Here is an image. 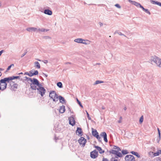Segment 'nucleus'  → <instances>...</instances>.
<instances>
[{"label": "nucleus", "instance_id": "a19ab883", "mask_svg": "<svg viewBox=\"0 0 161 161\" xmlns=\"http://www.w3.org/2000/svg\"><path fill=\"white\" fill-rule=\"evenodd\" d=\"M119 35H120V36H125V37H126V36H125L124 34H122L121 32H117Z\"/></svg>", "mask_w": 161, "mask_h": 161}, {"label": "nucleus", "instance_id": "4d7b16f0", "mask_svg": "<svg viewBox=\"0 0 161 161\" xmlns=\"http://www.w3.org/2000/svg\"><path fill=\"white\" fill-rule=\"evenodd\" d=\"M36 60H38V61H41V60L38 59V58H37V59H36Z\"/></svg>", "mask_w": 161, "mask_h": 161}, {"label": "nucleus", "instance_id": "79ce46f5", "mask_svg": "<svg viewBox=\"0 0 161 161\" xmlns=\"http://www.w3.org/2000/svg\"><path fill=\"white\" fill-rule=\"evenodd\" d=\"M103 138H104V141L105 142H108V141L107 138V136L105 137H103Z\"/></svg>", "mask_w": 161, "mask_h": 161}, {"label": "nucleus", "instance_id": "473e14b6", "mask_svg": "<svg viewBox=\"0 0 161 161\" xmlns=\"http://www.w3.org/2000/svg\"><path fill=\"white\" fill-rule=\"evenodd\" d=\"M122 153L123 155L126 154L128 153L127 152V151L126 150H123L122 151Z\"/></svg>", "mask_w": 161, "mask_h": 161}, {"label": "nucleus", "instance_id": "aec40b11", "mask_svg": "<svg viewBox=\"0 0 161 161\" xmlns=\"http://www.w3.org/2000/svg\"><path fill=\"white\" fill-rule=\"evenodd\" d=\"M83 41V39L81 38H78L75 39L74 40V41L75 42L79 43H82V42Z\"/></svg>", "mask_w": 161, "mask_h": 161}, {"label": "nucleus", "instance_id": "5701e85b", "mask_svg": "<svg viewBox=\"0 0 161 161\" xmlns=\"http://www.w3.org/2000/svg\"><path fill=\"white\" fill-rule=\"evenodd\" d=\"M130 153L133 155L136 156L138 158H140V156L139 154L137 152H136L134 151H131Z\"/></svg>", "mask_w": 161, "mask_h": 161}, {"label": "nucleus", "instance_id": "58836bf2", "mask_svg": "<svg viewBox=\"0 0 161 161\" xmlns=\"http://www.w3.org/2000/svg\"><path fill=\"white\" fill-rule=\"evenodd\" d=\"M2 84H3V83H1L0 82V87H1V89H0V90L3 91L5 89L4 88V86H3V87H1Z\"/></svg>", "mask_w": 161, "mask_h": 161}, {"label": "nucleus", "instance_id": "412c9836", "mask_svg": "<svg viewBox=\"0 0 161 161\" xmlns=\"http://www.w3.org/2000/svg\"><path fill=\"white\" fill-rule=\"evenodd\" d=\"M49 30L48 29H46L44 28H42L41 29H39L37 30L38 31H41L42 32H45L48 31Z\"/></svg>", "mask_w": 161, "mask_h": 161}, {"label": "nucleus", "instance_id": "bf43d9fd", "mask_svg": "<svg viewBox=\"0 0 161 161\" xmlns=\"http://www.w3.org/2000/svg\"><path fill=\"white\" fill-rule=\"evenodd\" d=\"M3 69H2V68H0V71H3Z\"/></svg>", "mask_w": 161, "mask_h": 161}, {"label": "nucleus", "instance_id": "2f4dec72", "mask_svg": "<svg viewBox=\"0 0 161 161\" xmlns=\"http://www.w3.org/2000/svg\"><path fill=\"white\" fill-rule=\"evenodd\" d=\"M14 64H11L10 65H9V66H8L6 70V71L7 72L10 69V68H11V67H14Z\"/></svg>", "mask_w": 161, "mask_h": 161}, {"label": "nucleus", "instance_id": "39448f33", "mask_svg": "<svg viewBox=\"0 0 161 161\" xmlns=\"http://www.w3.org/2000/svg\"><path fill=\"white\" fill-rule=\"evenodd\" d=\"M13 80L12 76L9 77H8L4 78V79H2L0 80V82L1 83H3V85L4 86V89H6L7 87V84L6 82H9L10 80Z\"/></svg>", "mask_w": 161, "mask_h": 161}, {"label": "nucleus", "instance_id": "49530a36", "mask_svg": "<svg viewBox=\"0 0 161 161\" xmlns=\"http://www.w3.org/2000/svg\"><path fill=\"white\" fill-rule=\"evenodd\" d=\"M29 76L30 77H31L33 76V75H32L33 74V73L32 72V71H29Z\"/></svg>", "mask_w": 161, "mask_h": 161}, {"label": "nucleus", "instance_id": "393cba45", "mask_svg": "<svg viewBox=\"0 0 161 161\" xmlns=\"http://www.w3.org/2000/svg\"><path fill=\"white\" fill-rule=\"evenodd\" d=\"M119 151H117L115 155L119 157H122V154L120 152H119Z\"/></svg>", "mask_w": 161, "mask_h": 161}, {"label": "nucleus", "instance_id": "7ed1b4c3", "mask_svg": "<svg viewBox=\"0 0 161 161\" xmlns=\"http://www.w3.org/2000/svg\"><path fill=\"white\" fill-rule=\"evenodd\" d=\"M36 89H37L38 93L40 94L42 96H43L46 92V90L43 87H42V85L39 82V85H36Z\"/></svg>", "mask_w": 161, "mask_h": 161}, {"label": "nucleus", "instance_id": "69168bd1", "mask_svg": "<svg viewBox=\"0 0 161 161\" xmlns=\"http://www.w3.org/2000/svg\"><path fill=\"white\" fill-rule=\"evenodd\" d=\"M71 63H69V62H68V63H66V64H70Z\"/></svg>", "mask_w": 161, "mask_h": 161}, {"label": "nucleus", "instance_id": "6ab92c4d", "mask_svg": "<svg viewBox=\"0 0 161 161\" xmlns=\"http://www.w3.org/2000/svg\"><path fill=\"white\" fill-rule=\"evenodd\" d=\"M76 132V133H79V135H80L81 136L82 135L81 134L82 133V129L80 128L77 127Z\"/></svg>", "mask_w": 161, "mask_h": 161}, {"label": "nucleus", "instance_id": "4be33fe9", "mask_svg": "<svg viewBox=\"0 0 161 161\" xmlns=\"http://www.w3.org/2000/svg\"><path fill=\"white\" fill-rule=\"evenodd\" d=\"M34 64L35 65V67L37 68L38 69H40L41 66L39 63L37 62L36 61L35 62Z\"/></svg>", "mask_w": 161, "mask_h": 161}, {"label": "nucleus", "instance_id": "9b49d317", "mask_svg": "<svg viewBox=\"0 0 161 161\" xmlns=\"http://www.w3.org/2000/svg\"><path fill=\"white\" fill-rule=\"evenodd\" d=\"M26 30L29 32L31 31H37V29L35 27H28L27 28Z\"/></svg>", "mask_w": 161, "mask_h": 161}, {"label": "nucleus", "instance_id": "c85d7f7f", "mask_svg": "<svg viewBox=\"0 0 161 161\" xmlns=\"http://www.w3.org/2000/svg\"><path fill=\"white\" fill-rule=\"evenodd\" d=\"M57 86L59 88H61L63 87L62 84L61 82H58L57 83Z\"/></svg>", "mask_w": 161, "mask_h": 161}, {"label": "nucleus", "instance_id": "f3484780", "mask_svg": "<svg viewBox=\"0 0 161 161\" xmlns=\"http://www.w3.org/2000/svg\"><path fill=\"white\" fill-rule=\"evenodd\" d=\"M59 98L60 101V102L62 103H65V100L64 99V97L61 96H58V99Z\"/></svg>", "mask_w": 161, "mask_h": 161}, {"label": "nucleus", "instance_id": "ddd939ff", "mask_svg": "<svg viewBox=\"0 0 161 161\" xmlns=\"http://www.w3.org/2000/svg\"><path fill=\"white\" fill-rule=\"evenodd\" d=\"M44 13L46 14L51 15L52 14V12L51 10L48 9H46L44 10Z\"/></svg>", "mask_w": 161, "mask_h": 161}, {"label": "nucleus", "instance_id": "052dcab7", "mask_svg": "<svg viewBox=\"0 0 161 161\" xmlns=\"http://www.w3.org/2000/svg\"><path fill=\"white\" fill-rule=\"evenodd\" d=\"M114 161H118L117 159H114Z\"/></svg>", "mask_w": 161, "mask_h": 161}, {"label": "nucleus", "instance_id": "338daca9", "mask_svg": "<svg viewBox=\"0 0 161 161\" xmlns=\"http://www.w3.org/2000/svg\"><path fill=\"white\" fill-rule=\"evenodd\" d=\"M45 76H46V77H47V75H46V74H45Z\"/></svg>", "mask_w": 161, "mask_h": 161}, {"label": "nucleus", "instance_id": "603ef678", "mask_svg": "<svg viewBox=\"0 0 161 161\" xmlns=\"http://www.w3.org/2000/svg\"><path fill=\"white\" fill-rule=\"evenodd\" d=\"M24 75H27L29 76V74L28 72H25L24 74Z\"/></svg>", "mask_w": 161, "mask_h": 161}, {"label": "nucleus", "instance_id": "13d9d810", "mask_svg": "<svg viewBox=\"0 0 161 161\" xmlns=\"http://www.w3.org/2000/svg\"><path fill=\"white\" fill-rule=\"evenodd\" d=\"M124 110H125L127 109V108H126V107H124Z\"/></svg>", "mask_w": 161, "mask_h": 161}, {"label": "nucleus", "instance_id": "f704fd0d", "mask_svg": "<svg viewBox=\"0 0 161 161\" xmlns=\"http://www.w3.org/2000/svg\"><path fill=\"white\" fill-rule=\"evenodd\" d=\"M113 148L114 149H117V151H121L120 149L118 147L114 146Z\"/></svg>", "mask_w": 161, "mask_h": 161}, {"label": "nucleus", "instance_id": "f257e3e1", "mask_svg": "<svg viewBox=\"0 0 161 161\" xmlns=\"http://www.w3.org/2000/svg\"><path fill=\"white\" fill-rule=\"evenodd\" d=\"M25 78L28 81H30L31 83H30L31 88L33 90H36V85H39V81L36 79L34 78L33 79L27 76Z\"/></svg>", "mask_w": 161, "mask_h": 161}, {"label": "nucleus", "instance_id": "e2e57ef3", "mask_svg": "<svg viewBox=\"0 0 161 161\" xmlns=\"http://www.w3.org/2000/svg\"><path fill=\"white\" fill-rule=\"evenodd\" d=\"M2 74L1 72H0V77L1 76Z\"/></svg>", "mask_w": 161, "mask_h": 161}, {"label": "nucleus", "instance_id": "f03ea898", "mask_svg": "<svg viewBox=\"0 0 161 161\" xmlns=\"http://www.w3.org/2000/svg\"><path fill=\"white\" fill-rule=\"evenodd\" d=\"M150 60L152 63H155L157 66L161 67V59L156 56L151 57Z\"/></svg>", "mask_w": 161, "mask_h": 161}, {"label": "nucleus", "instance_id": "9d476101", "mask_svg": "<svg viewBox=\"0 0 161 161\" xmlns=\"http://www.w3.org/2000/svg\"><path fill=\"white\" fill-rule=\"evenodd\" d=\"M69 124L72 126H74L75 124V122L73 117L71 116L69 118Z\"/></svg>", "mask_w": 161, "mask_h": 161}, {"label": "nucleus", "instance_id": "ea45409f", "mask_svg": "<svg viewBox=\"0 0 161 161\" xmlns=\"http://www.w3.org/2000/svg\"><path fill=\"white\" fill-rule=\"evenodd\" d=\"M12 78L13 80H14V79H19V76H12Z\"/></svg>", "mask_w": 161, "mask_h": 161}, {"label": "nucleus", "instance_id": "c9c22d12", "mask_svg": "<svg viewBox=\"0 0 161 161\" xmlns=\"http://www.w3.org/2000/svg\"><path fill=\"white\" fill-rule=\"evenodd\" d=\"M96 138H97V139H98V141L99 142H101L102 139H101V137H100L99 135L97 136V137Z\"/></svg>", "mask_w": 161, "mask_h": 161}, {"label": "nucleus", "instance_id": "a18cd8bd", "mask_svg": "<svg viewBox=\"0 0 161 161\" xmlns=\"http://www.w3.org/2000/svg\"><path fill=\"white\" fill-rule=\"evenodd\" d=\"M122 119V117L120 116L119 118V120H118V122L119 123H121L122 122V121H121V119Z\"/></svg>", "mask_w": 161, "mask_h": 161}, {"label": "nucleus", "instance_id": "5fc2aeb1", "mask_svg": "<svg viewBox=\"0 0 161 161\" xmlns=\"http://www.w3.org/2000/svg\"><path fill=\"white\" fill-rule=\"evenodd\" d=\"M43 62L45 63V64H47L48 62V61L47 60H45Z\"/></svg>", "mask_w": 161, "mask_h": 161}, {"label": "nucleus", "instance_id": "3c124183", "mask_svg": "<svg viewBox=\"0 0 161 161\" xmlns=\"http://www.w3.org/2000/svg\"><path fill=\"white\" fill-rule=\"evenodd\" d=\"M46 39H51V37L48 36H46L44 37Z\"/></svg>", "mask_w": 161, "mask_h": 161}, {"label": "nucleus", "instance_id": "0eeeda50", "mask_svg": "<svg viewBox=\"0 0 161 161\" xmlns=\"http://www.w3.org/2000/svg\"><path fill=\"white\" fill-rule=\"evenodd\" d=\"M78 142L80 145L84 147L86 142V140L83 137H81L78 140Z\"/></svg>", "mask_w": 161, "mask_h": 161}, {"label": "nucleus", "instance_id": "6e6552de", "mask_svg": "<svg viewBox=\"0 0 161 161\" xmlns=\"http://www.w3.org/2000/svg\"><path fill=\"white\" fill-rule=\"evenodd\" d=\"M128 2L132 4L135 5L137 8L140 7L141 8H142V6L139 3L136 1H133L131 0H129Z\"/></svg>", "mask_w": 161, "mask_h": 161}, {"label": "nucleus", "instance_id": "4468645a", "mask_svg": "<svg viewBox=\"0 0 161 161\" xmlns=\"http://www.w3.org/2000/svg\"><path fill=\"white\" fill-rule=\"evenodd\" d=\"M94 147L97 149L100 154H102L104 152V151L103 150L101 147L96 146H95Z\"/></svg>", "mask_w": 161, "mask_h": 161}, {"label": "nucleus", "instance_id": "20e7f679", "mask_svg": "<svg viewBox=\"0 0 161 161\" xmlns=\"http://www.w3.org/2000/svg\"><path fill=\"white\" fill-rule=\"evenodd\" d=\"M58 96L55 91H51L49 93V97L54 102L58 101Z\"/></svg>", "mask_w": 161, "mask_h": 161}, {"label": "nucleus", "instance_id": "de8ad7c7", "mask_svg": "<svg viewBox=\"0 0 161 161\" xmlns=\"http://www.w3.org/2000/svg\"><path fill=\"white\" fill-rule=\"evenodd\" d=\"M102 161H108V160L107 158H103V159Z\"/></svg>", "mask_w": 161, "mask_h": 161}, {"label": "nucleus", "instance_id": "2eb2a0df", "mask_svg": "<svg viewBox=\"0 0 161 161\" xmlns=\"http://www.w3.org/2000/svg\"><path fill=\"white\" fill-rule=\"evenodd\" d=\"M150 2L153 4H157L161 7V3L160 2H158L157 1H155L153 0H150Z\"/></svg>", "mask_w": 161, "mask_h": 161}, {"label": "nucleus", "instance_id": "c756f323", "mask_svg": "<svg viewBox=\"0 0 161 161\" xmlns=\"http://www.w3.org/2000/svg\"><path fill=\"white\" fill-rule=\"evenodd\" d=\"M117 151H116V150H112L109 151V153H112V154L115 155L116 154V153Z\"/></svg>", "mask_w": 161, "mask_h": 161}, {"label": "nucleus", "instance_id": "37998d69", "mask_svg": "<svg viewBox=\"0 0 161 161\" xmlns=\"http://www.w3.org/2000/svg\"><path fill=\"white\" fill-rule=\"evenodd\" d=\"M86 114L87 115V117L88 119L89 120H91V118L89 116V114L86 111Z\"/></svg>", "mask_w": 161, "mask_h": 161}, {"label": "nucleus", "instance_id": "09e8293b", "mask_svg": "<svg viewBox=\"0 0 161 161\" xmlns=\"http://www.w3.org/2000/svg\"><path fill=\"white\" fill-rule=\"evenodd\" d=\"M27 52H25L24 53H23L22 55L21 56V57H23L26 53Z\"/></svg>", "mask_w": 161, "mask_h": 161}, {"label": "nucleus", "instance_id": "4c0bfd02", "mask_svg": "<svg viewBox=\"0 0 161 161\" xmlns=\"http://www.w3.org/2000/svg\"><path fill=\"white\" fill-rule=\"evenodd\" d=\"M77 102L80 105V106L82 108H83V107L81 104L80 102L78 99L77 98Z\"/></svg>", "mask_w": 161, "mask_h": 161}, {"label": "nucleus", "instance_id": "1a4fd4ad", "mask_svg": "<svg viewBox=\"0 0 161 161\" xmlns=\"http://www.w3.org/2000/svg\"><path fill=\"white\" fill-rule=\"evenodd\" d=\"M98 153L96 150H95L90 153V156L93 158H95L97 157Z\"/></svg>", "mask_w": 161, "mask_h": 161}, {"label": "nucleus", "instance_id": "72a5a7b5", "mask_svg": "<svg viewBox=\"0 0 161 161\" xmlns=\"http://www.w3.org/2000/svg\"><path fill=\"white\" fill-rule=\"evenodd\" d=\"M143 121V115L141 116V117L139 119V122L140 123H142Z\"/></svg>", "mask_w": 161, "mask_h": 161}, {"label": "nucleus", "instance_id": "cd10ccee", "mask_svg": "<svg viewBox=\"0 0 161 161\" xmlns=\"http://www.w3.org/2000/svg\"><path fill=\"white\" fill-rule=\"evenodd\" d=\"M103 81H100L99 80H97L95 81V83H94V85H96L99 84L101 83H103Z\"/></svg>", "mask_w": 161, "mask_h": 161}, {"label": "nucleus", "instance_id": "864d4df0", "mask_svg": "<svg viewBox=\"0 0 161 161\" xmlns=\"http://www.w3.org/2000/svg\"><path fill=\"white\" fill-rule=\"evenodd\" d=\"M4 50H2L0 51V56L2 54Z\"/></svg>", "mask_w": 161, "mask_h": 161}, {"label": "nucleus", "instance_id": "e433bc0d", "mask_svg": "<svg viewBox=\"0 0 161 161\" xmlns=\"http://www.w3.org/2000/svg\"><path fill=\"white\" fill-rule=\"evenodd\" d=\"M38 72L37 70H35L34 72L33 73L32 75H37L38 74Z\"/></svg>", "mask_w": 161, "mask_h": 161}, {"label": "nucleus", "instance_id": "0e129e2a", "mask_svg": "<svg viewBox=\"0 0 161 161\" xmlns=\"http://www.w3.org/2000/svg\"><path fill=\"white\" fill-rule=\"evenodd\" d=\"M23 74V73L22 72L20 73L19 74Z\"/></svg>", "mask_w": 161, "mask_h": 161}, {"label": "nucleus", "instance_id": "bb28decb", "mask_svg": "<svg viewBox=\"0 0 161 161\" xmlns=\"http://www.w3.org/2000/svg\"><path fill=\"white\" fill-rule=\"evenodd\" d=\"M157 130L158 132V137H159V139L158 141H157L158 142H159V141L161 137V134H160V130L158 128H157Z\"/></svg>", "mask_w": 161, "mask_h": 161}, {"label": "nucleus", "instance_id": "b1692460", "mask_svg": "<svg viewBox=\"0 0 161 161\" xmlns=\"http://www.w3.org/2000/svg\"><path fill=\"white\" fill-rule=\"evenodd\" d=\"M142 8L143 10L144 11L147 13L149 15L151 14L150 12L149 11L148 9L145 8L143 6L142 8Z\"/></svg>", "mask_w": 161, "mask_h": 161}, {"label": "nucleus", "instance_id": "f8f14e48", "mask_svg": "<svg viewBox=\"0 0 161 161\" xmlns=\"http://www.w3.org/2000/svg\"><path fill=\"white\" fill-rule=\"evenodd\" d=\"M153 154V157H155L159 155L160 154H161V150H158L156 152H151Z\"/></svg>", "mask_w": 161, "mask_h": 161}, {"label": "nucleus", "instance_id": "680f3d73", "mask_svg": "<svg viewBox=\"0 0 161 161\" xmlns=\"http://www.w3.org/2000/svg\"><path fill=\"white\" fill-rule=\"evenodd\" d=\"M3 86H4L3 84H2L1 87H3Z\"/></svg>", "mask_w": 161, "mask_h": 161}, {"label": "nucleus", "instance_id": "a878e982", "mask_svg": "<svg viewBox=\"0 0 161 161\" xmlns=\"http://www.w3.org/2000/svg\"><path fill=\"white\" fill-rule=\"evenodd\" d=\"M89 41L88 40H83V41L81 43L85 44H89Z\"/></svg>", "mask_w": 161, "mask_h": 161}, {"label": "nucleus", "instance_id": "c03bdc74", "mask_svg": "<svg viewBox=\"0 0 161 161\" xmlns=\"http://www.w3.org/2000/svg\"><path fill=\"white\" fill-rule=\"evenodd\" d=\"M115 6L119 8H121V6L118 4H115Z\"/></svg>", "mask_w": 161, "mask_h": 161}, {"label": "nucleus", "instance_id": "7c9ffc66", "mask_svg": "<svg viewBox=\"0 0 161 161\" xmlns=\"http://www.w3.org/2000/svg\"><path fill=\"white\" fill-rule=\"evenodd\" d=\"M101 136L103 137H104L107 136V134L105 132H102L101 134Z\"/></svg>", "mask_w": 161, "mask_h": 161}, {"label": "nucleus", "instance_id": "6e6d98bb", "mask_svg": "<svg viewBox=\"0 0 161 161\" xmlns=\"http://www.w3.org/2000/svg\"><path fill=\"white\" fill-rule=\"evenodd\" d=\"M102 108L103 109H105V107H104V106H102Z\"/></svg>", "mask_w": 161, "mask_h": 161}, {"label": "nucleus", "instance_id": "423d86ee", "mask_svg": "<svg viewBox=\"0 0 161 161\" xmlns=\"http://www.w3.org/2000/svg\"><path fill=\"white\" fill-rule=\"evenodd\" d=\"M125 161H135L134 156L131 155H127L125 158Z\"/></svg>", "mask_w": 161, "mask_h": 161}, {"label": "nucleus", "instance_id": "dca6fc26", "mask_svg": "<svg viewBox=\"0 0 161 161\" xmlns=\"http://www.w3.org/2000/svg\"><path fill=\"white\" fill-rule=\"evenodd\" d=\"M92 135L96 137L97 136L99 135L98 133L97 132V130L95 129H94L93 128L92 129Z\"/></svg>", "mask_w": 161, "mask_h": 161}, {"label": "nucleus", "instance_id": "a211bd4d", "mask_svg": "<svg viewBox=\"0 0 161 161\" xmlns=\"http://www.w3.org/2000/svg\"><path fill=\"white\" fill-rule=\"evenodd\" d=\"M65 106L63 105L62 106L60 107L59 112L61 113H63L65 111Z\"/></svg>", "mask_w": 161, "mask_h": 161}, {"label": "nucleus", "instance_id": "8fccbe9b", "mask_svg": "<svg viewBox=\"0 0 161 161\" xmlns=\"http://www.w3.org/2000/svg\"><path fill=\"white\" fill-rule=\"evenodd\" d=\"M98 24H99V25L100 26V27H101V26H102L103 25V23H102L101 22H99Z\"/></svg>", "mask_w": 161, "mask_h": 161}, {"label": "nucleus", "instance_id": "774afa93", "mask_svg": "<svg viewBox=\"0 0 161 161\" xmlns=\"http://www.w3.org/2000/svg\"><path fill=\"white\" fill-rule=\"evenodd\" d=\"M55 139L56 140H57V139H56V137H55Z\"/></svg>", "mask_w": 161, "mask_h": 161}]
</instances>
